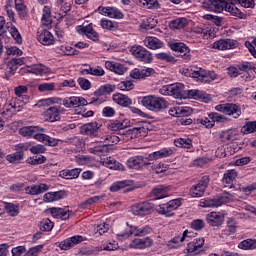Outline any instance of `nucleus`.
Returning a JSON list of instances; mask_svg holds the SVG:
<instances>
[{
    "mask_svg": "<svg viewBox=\"0 0 256 256\" xmlns=\"http://www.w3.org/2000/svg\"><path fill=\"white\" fill-rule=\"evenodd\" d=\"M186 99H205V94L199 90H185Z\"/></svg>",
    "mask_w": 256,
    "mask_h": 256,
    "instance_id": "obj_52",
    "label": "nucleus"
},
{
    "mask_svg": "<svg viewBox=\"0 0 256 256\" xmlns=\"http://www.w3.org/2000/svg\"><path fill=\"white\" fill-rule=\"evenodd\" d=\"M203 251L205 250L199 248V246H195L194 243H188L187 252L190 253V255H199V253H203Z\"/></svg>",
    "mask_w": 256,
    "mask_h": 256,
    "instance_id": "obj_61",
    "label": "nucleus"
},
{
    "mask_svg": "<svg viewBox=\"0 0 256 256\" xmlns=\"http://www.w3.org/2000/svg\"><path fill=\"white\" fill-rule=\"evenodd\" d=\"M129 185H131V181H129V180L115 182L110 187V191H112V193H115L117 191H121V189H125V187H129Z\"/></svg>",
    "mask_w": 256,
    "mask_h": 256,
    "instance_id": "obj_49",
    "label": "nucleus"
},
{
    "mask_svg": "<svg viewBox=\"0 0 256 256\" xmlns=\"http://www.w3.org/2000/svg\"><path fill=\"white\" fill-rule=\"evenodd\" d=\"M115 249H117V246H114L113 244H109V245H102L96 248V250H82L80 253L81 255H95L96 253H98V251H115Z\"/></svg>",
    "mask_w": 256,
    "mask_h": 256,
    "instance_id": "obj_40",
    "label": "nucleus"
},
{
    "mask_svg": "<svg viewBox=\"0 0 256 256\" xmlns=\"http://www.w3.org/2000/svg\"><path fill=\"white\" fill-rule=\"evenodd\" d=\"M52 217H54L55 219H62V221H67V219H69V217H71V215H73V212L70 211L67 208H50L49 209Z\"/></svg>",
    "mask_w": 256,
    "mask_h": 256,
    "instance_id": "obj_19",
    "label": "nucleus"
},
{
    "mask_svg": "<svg viewBox=\"0 0 256 256\" xmlns=\"http://www.w3.org/2000/svg\"><path fill=\"white\" fill-rule=\"evenodd\" d=\"M22 137H33L37 141V137H40L41 133H45V128L39 126H25L19 130Z\"/></svg>",
    "mask_w": 256,
    "mask_h": 256,
    "instance_id": "obj_11",
    "label": "nucleus"
},
{
    "mask_svg": "<svg viewBox=\"0 0 256 256\" xmlns=\"http://www.w3.org/2000/svg\"><path fill=\"white\" fill-rule=\"evenodd\" d=\"M109 145H101V146H96L93 148H90V152H92L94 155H107L109 153Z\"/></svg>",
    "mask_w": 256,
    "mask_h": 256,
    "instance_id": "obj_50",
    "label": "nucleus"
},
{
    "mask_svg": "<svg viewBox=\"0 0 256 256\" xmlns=\"http://www.w3.org/2000/svg\"><path fill=\"white\" fill-rule=\"evenodd\" d=\"M175 147H183L184 149H191L192 141L189 138H179L174 141Z\"/></svg>",
    "mask_w": 256,
    "mask_h": 256,
    "instance_id": "obj_53",
    "label": "nucleus"
},
{
    "mask_svg": "<svg viewBox=\"0 0 256 256\" xmlns=\"http://www.w3.org/2000/svg\"><path fill=\"white\" fill-rule=\"evenodd\" d=\"M159 93L161 95H169L170 97H174V99H187L185 85L181 83L162 86Z\"/></svg>",
    "mask_w": 256,
    "mask_h": 256,
    "instance_id": "obj_4",
    "label": "nucleus"
},
{
    "mask_svg": "<svg viewBox=\"0 0 256 256\" xmlns=\"http://www.w3.org/2000/svg\"><path fill=\"white\" fill-rule=\"evenodd\" d=\"M133 215H139L141 217L151 214L153 211V204L151 202H141L134 204L131 207Z\"/></svg>",
    "mask_w": 256,
    "mask_h": 256,
    "instance_id": "obj_9",
    "label": "nucleus"
},
{
    "mask_svg": "<svg viewBox=\"0 0 256 256\" xmlns=\"http://www.w3.org/2000/svg\"><path fill=\"white\" fill-rule=\"evenodd\" d=\"M103 166L108 167V169H114L116 171H123L125 169L124 166H122L121 163H119L117 160H115L111 157L106 158L103 161Z\"/></svg>",
    "mask_w": 256,
    "mask_h": 256,
    "instance_id": "obj_39",
    "label": "nucleus"
},
{
    "mask_svg": "<svg viewBox=\"0 0 256 256\" xmlns=\"http://www.w3.org/2000/svg\"><path fill=\"white\" fill-rule=\"evenodd\" d=\"M133 57L142 61L143 63H151L153 61V54L143 46L134 45L130 48Z\"/></svg>",
    "mask_w": 256,
    "mask_h": 256,
    "instance_id": "obj_6",
    "label": "nucleus"
},
{
    "mask_svg": "<svg viewBox=\"0 0 256 256\" xmlns=\"http://www.w3.org/2000/svg\"><path fill=\"white\" fill-rule=\"evenodd\" d=\"M187 235H189V231L185 230L182 234V236H176L173 239H171L168 242V247H170L171 249H175L177 247H180L181 244L183 243V241H185V238L187 237Z\"/></svg>",
    "mask_w": 256,
    "mask_h": 256,
    "instance_id": "obj_41",
    "label": "nucleus"
},
{
    "mask_svg": "<svg viewBox=\"0 0 256 256\" xmlns=\"http://www.w3.org/2000/svg\"><path fill=\"white\" fill-rule=\"evenodd\" d=\"M205 227V221L201 219H196L191 222V228L195 231H201Z\"/></svg>",
    "mask_w": 256,
    "mask_h": 256,
    "instance_id": "obj_64",
    "label": "nucleus"
},
{
    "mask_svg": "<svg viewBox=\"0 0 256 256\" xmlns=\"http://www.w3.org/2000/svg\"><path fill=\"white\" fill-rule=\"evenodd\" d=\"M179 207H181V200L174 199L170 200L167 204L158 206L156 210L158 213H160V215H166V217H170V215L173 214L169 213H171V211H175V209H179Z\"/></svg>",
    "mask_w": 256,
    "mask_h": 256,
    "instance_id": "obj_8",
    "label": "nucleus"
},
{
    "mask_svg": "<svg viewBox=\"0 0 256 256\" xmlns=\"http://www.w3.org/2000/svg\"><path fill=\"white\" fill-rule=\"evenodd\" d=\"M175 154V148H162L159 151L153 152L148 155L149 161H157V159H165Z\"/></svg>",
    "mask_w": 256,
    "mask_h": 256,
    "instance_id": "obj_18",
    "label": "nucleus"
},
{
    "mask_svg": "<svg viewBox=\"0 0 256 256\" xmlns=\"http://www.w3.org/2000/svg\"><path fill=\"white\" fill-rule=\"evenodd\" d=\"M15 8L20 19H25V17H27L28 10L23 0H15Z\"/></svg>",
    "mask_w": 256,
    "mask_h": 256,
    "instance_id": "obj_43",
    "label": "nucleus"
},
{
    "mask_svg": "<svg viewBox=\"0 0 256 256\" xmlns=\"http://www.w3.org/2000/svg\"><path fill=\"white\" fill-rule=\"evenodd\" d=\"M154 73L155 70L153 68H135L130 72V77H132V79H145V77H151Z\"/></svg>",
    "mask_w": 256,
    "mask_h": 256,
    "instance_id": "obj_22",
    "label": "nucleus"
},
{
    "mask_svg": "<svg viewBox=\"0 0 256 256\" xmlns=\"http://www.w3.org/2000/svg\"><path fill=\"white\" fill-rule=\"evenodd\" d=\"M202 9H206V11H213L214 13L227 11L231 15H234V17H239V19H243V17H245V14L241 12L235 4L227 3L225 0H205L202 3Z\"/></svg>",
    "mask_w": 256,
    "mask_h": 256,
    "instance_id": "obj_1",
    "label": "nucleus"
},
{
    "mask_svg": "<svg viewBox=\"0 0 256 256\" xmlns=\"http://www.w3.org/2000/svg\"><path fill=\"white\" fill-rule=\"evenodd\" d=\"M187 25L186 18H178L170 23L171 29H183Z\"/></svg>",
    "mask_w": 256,
    "mask_h": 256,
    "instance_id": "obj_56",
    "label": "nucleus"
},
{
    "mask_svg": "<svg viewBox=\"0 0 256 256\" xmlns=\"http://www.w3.org/2000/svg\"><path fill=\"white\" fill-rule=\"evenodd\" d=\"M141 5L147 9H159V2L157 0H140Z\"/></svg>",
    "mask_w": 256,
    "mask_h": 256,
    "instance_id": "obj_60",
    "label": "nucleus"
},
{
    "mask_svg": "<svg viewBox=\"0 0 256 256\" xmlns=\"http://www.w3.org/2000/svg\"><path fill=\"white\" fill-rule=\"evenodd\" d=\"M115 91V86L111 84H107L104 86H100L94 93V97H97L98 99H101L103 95H109V93H113Z\"/></svg>",
    "mask_w": 256,
    "mask_h": 256,
    "instance_id": "obj_38",
    "label": "nucleus"
},
{
    "mask_svg": "<svg viewBox=\"0 0 256 256\" xmlns=\"http://www.w3.org/2000/svg\"><path fill=\"white\" fill-rule=\"evenodd\" d=\"M62 105H64V107H67V108L80 107V105L82 106L87 105V100L85 98L72 96L62 100Z\"/></svg>",
    "mask_w": 256,
    "mask_h": 256,
    "instance_id": "obj_20",
    "label": "nucleus"
},
{
    "mask_svg": "<svg viewBox=\"0 0 256 256\" xmlns=\"http://www.w3.org/2000/svg\"><path fill=\"white\" fill-rule=\"evenodd\" d=\"M6 159L9 161V163H19V161H22L23 159V152H15L10 154L6 157Z\"/></svg>",
    "mask_w": 256,
    "mask_h": 256,
    "instance_id": "obj_58",
    "label": "nucleus"
},
{
    "mask_svg": "<svg viewBox=\"0 0 256 256\" xmlns=\"http://www.w3.org/2000/svg\"><path fill=\"white\" fill-rule=\"evenodd\" d=\"M4 207L10 217H17V215H19V206L13 203H5Z\"/></svg>",
    "mask_w": 256,
    "mask_h": 256,
    "instance_id": "obj_55",
    "label": "nucleus"
},
{
    "mask_svg": "<svg viewBox=\"0 0 256 256\" xmlns=\"http://www.w3.org/2000/svg\"><path fill=\"white\" fill-rule=\"evenodd\" d=\"M101 129V125L97 122L86 123L81 126L80 133L82 135H97V131Z\"/></svg>",
    "mask_w": 256,
    "mask_h": 256,
    "instance_id": "obj_21",
    "label": "nucleus"
},
{
    "mask_svg": "<svg viewBox=\"0 0 256 256\" xmlns=\"http://www.w3.org/2000/svg\"><path fill=\"white\" fill-rule=\"evenodd\" d=\"M144 45L148 49L156 50L163 47V42L159 38L148 36L144 39Z\"/></svg>",
    "mask_w": 256,
    "mask_h": 256,
    "instance_id": "obj_33",
    "label": "nucleus"
},
{
    "mask_svg": "<svg viewBox=\"0 0 256 256\" xmlns=\"http://www.w3.org/2000/svg\"><path fill=\"white\" fill-rule=\"evenodd\" d=\"M41 22L44 27H49L51 24V8L49 6H44Z\"/></svg>",
    "mask_w": 256,
    "mask_h": 256,
    "instance_id": "obj_47",
    "label": "nucleus"
},
{
    "mask_svg": "<svg viewBox=\"0 0 256 256\" xmlns=\"http://www.w3.org/2000/svg\"><path fill=\"white\" fill-rule=\"evenodd\" d=\"M105 67L106 69H108V71H112L116 75H125V73L127 72V67L118 62L106 61Z\"/></svg>",
    "mask_w": 256,
    "mask_h": 256,
    "instance_id": "obj_24",
    "label": "nucleus"
},
{
    "mask_svg": "<svg viewBox=\"0 0 256 256\" xmlns=\"http://www.w3.org/2000/svg\"><path fill=\"white\" fill-rule=\"evenodd\" d=\"M130 249H147L149 247H153V239L146 238H136L132 240L129 244Z\"/></svg>",
    "mask_w": 256,
    "mask_h": 256,
    "instance_id": "obj_14",
    "label": "nucleus"
},
{
    "mask_svg": "<svg viewBox=\"0 0 256 256\" xmlns=\"http://www.w3.org/2000/svg\"><path fill=\"white\" fill-rule=\"evenodd\" d=\"M151 233H153V229L149 226L139 228L137 226H129V223H127L125 230L117 234V239L123 241L125 239H129L131 235H134V237H145V235H149Z\"/></svg>",
    "mask_w": 256,
    "mask_h": 256,
    "instance_id": "obj_3",
    "label": "nucleus"
},
{
    "mask_svg": "<svg viewBox=\"0 0 256 256\" xmlns=\"http://www.w3.org/2000/svg\"><path fill=\"white\" fill-rule=\"evenodd\" d=\"M149 131V124L147 122H141L138 126L128 129V133H133V137H145Z\"/></svg>",
    "mask_w": 256,
    "mask_h": 256,
    "instance_id": "obj_28",
    "label": "nucleus"
},
{
    "mask_svg": "<svg viewBox=\"0 0 256 256\" xmlns=\"http://www.w3.org/2000/svg\"><path fill=\"white\" fill-rule=\"evenodd\" d=\"M209 176H203L199 182L195 185H193L190 189V195L191 197H203L205 195V191H207V188L209 187Z\"/></svg>",
    "mask_w": 256,
    "mask_h": 256,
    "instance_id": "obj_7",
    "label": "nucleus"
},
{
    "mask_svg": "<svg viewBox=\"0 0 256 256\" xmlns=\"http://www.w3.org/2000/svg\"><path fill=\"white\" fill-rule=\"evenodd\" d=\"M37 141H40V143H43L44 145H48V147H57L59 145V139L51 138L47 134H43V132H40V136H36Z\"/></svg>",
    "mask_w": 256,
    "mask_h": 256,
    "instance_id": "obj_31",
    "label": "nucleus"
},
{
    "mask_svg": "<svg viewBox=\"0 0 256 256\" xmlns=\"http://www.w3.org/2000/svg\"><path fill=\"white\" fill-rule=\"evenodd\" d=\"M141 104L149 111H154V113L165 111L168 107V103L165 99L153 95L144 96L141 100Z\"/></svg>",
    "mask_w": 256,
    "mask_h": 256,
    "instance_id": "obj_2",
    "label": "nucleus"
},
{
    "mask_svg": "<svg viewBox=\"0 0 256 256\" xmlns=\"http://www.w3.org/2000/svg\"><path fill=\"white\" fill-rule=\"evenodd\" d=\"M239 249H243L244 251H251L256 249V240L255 239H246L238 244Z\"/></svg>",
    "mask_w": 256,
    "mask_h": 256,
    "instance_id": "obj_46",
    "label": "nucleus"
},
{
    "mask_svg": "<svg viewBox=\"0 0 256 256\" xmlns=\"http://www.w3.org/2000/svg\"><path fill=\"white\" fill-rule=\"evenodd\" d=\"M235 47H237V41L233 39H220L213 43V49H218V51H227Z\"/></svg>",
    "mask_w": 256,
    "mask_h": 256,
    "instance_id": "obj_13",
    "label": "nucleus"
},
{
    "mask_svg": "<svg viewBox=\"0 0 256 256\" xmlns=\"http://www.w3.org/2000/svg\"><path fill=\"white\" fill-rule=\"evenodd\" d=\"M37 39L42 45H53V43H55V38L53 37V34L49 32V30L41 31L38 34Z\"/></svg>",
    "mask_w": 256,
    "mask_h": 256,
    "instance_id": "obj_29",
    "label": "nucleus"
},
{
    "mask_svg": "<svg viewBox=\"0 0 256 256\" xmlns=\"http://www.w3.org/2000/svg\"><path fill=\"white\" fill-rule=\"evenodd\" d=\"M45 161H47L45 156H36L27 159V163H29V165H42V163H45Z\"/></svg>",
    "mask_w": 256,
    "mask_h": 256,
    "instance_id": "obj_59",
    "label": "nucleus"
},
{
    "mask_svg": "<svg viewBox=\"0 0 256 256\" xmlns=\"http://www.w3.org/2000/svg\"><path fill=\"white\" fill-rule=\"evenodd\" d=\"M256 132V121L247 122L241 129V133L249 135Z\"/></svg>",
    "mask_w": 256,
    "mask_h": 256,
    "instance_id": "obj_54",
    "label": "nucleus"
},
{
    "mask_svg": "<svg viewBox=\"0 0 256 256\" xmlns=\"http://www.w3.org/2000/svg\"><path fill=\"white\" fill-rule=\"evenodd\" d=\"M237 175H239V173H237L235 169L227 170L223 175L222 183L224 185H230L229 188L233 189L232 183L237 179Z\"/></svg>",
    "mask_w": 256,
    "mask_h": 256,
    "instance_id": "obj_32",
    "label": "nucleus"
},
{
    "mask_svg": "<svg viewBox=\"0 0 256 256\" xmlns=\"http://www.w3.org/2000/svg\"><path fill=\"white\" fill-rule=\"evenodd\" d=\"M98 11L104 17H110V19H123V12L115 7H99Z\"/></svg>",
    "mask_w": 256,
    "mask_h": 256,
    "instance_id": "obj_15",
    "label": "nucleus"
},
{
    "mask_svg": "<svg viewBox=\"0 0 256 256\" xmlns=\"http://www.w3.org/2000/svg\"><path fill=\"white\" fill-rule=\"evenodd\" d=\"M206 221L210 227H221L225 222V215L221 212H210L206 215Z\"/></svg>",
    "mask_w": 256,
    "mask_h": 256,
    "instance_id": "obj_12",
    "label": "nucleus"
},
{
    "mask_svg": "<svg viewBox=\"0 0 256 256\" xmlns=\"http://www.w3.org/2000/svg\"><path fill=\"white\" fill-rule=\"evenodd\" d=\"M7 28L16 43H18V45H21L23 43V38H21V34L19 33L17 27L13 26V24L7 23Z\"/></svg>",
    "mask_w": 256,
    "mask_h": 256,
    "instance_id": "obj_45",
    "label": "nucleus"
},
{
    "mask_svg": "<svg viewBox=\"0 0 256 256\" xmlns=\"http://www.w3.org/2000/svg\"><path fill=\"white\" fill-rule=\"evenodd\" d=\"M23 107H25V102H21V100L18 98H13L12 100H10L9 104L6 105L5 110L7 112L10 111V113L13 114V113H19V111H21Z\"/></svg>",
    "mask_w": 256,
    "mask_h": 256,
    "instance_id": "obj_25",
    "label": "nucleus"
},
{
    "mask_svg": "<svg viewBox=\"0 0 256 256\" xmlns=\"http://www.w3.org/2000/svg\"><path fill=\"white\" fill-rule=\"evenodd\" d=\"M115 91V86L111 84H107L104 86H100L94 93V97H97L98 99H101L103 95H109V93H113Z\"/></svg>",
    "mask_w": 256,
    "mask_h": 256,
    "instance_id": "obj_37",
    "label": "nucleus"
},
{
    "mask_svg": "<svg viewBox=\"0 0 256 256\" xmlns=\"http://www.w3.org/2000/svg\"><path fill=\"white\" fill-rule=\"evenodd\" d=\"M131 125V121L124 120H114L108 124V129L110 131H123V129H127Z\"/></svg>",
    "mask_w": 256,
    "mask_h": 256,
    "instance_id": "obj_26",
    "label": "nucleus"
},
{
    "mask_svg": "<svg viewBox=\"0 0 256 256\" xmlns=\"http://www.w3.org/2000/svg\"><path fill=\"white\" fill-rule=\"evenodd\" d=\"M112 99L117 105H121V107H129V105H133L131 98L121 93L114 94Z\"/></svg>",
    "mask_w": 256,
    "mask_h": 256,
    "instance_id": "obj_35",
    "label": "nucleus"
},
{
    "mask_svg": "<svg viewBox=\"0 0 256 256\" xmlns=\"http://www.w3.org/2000/svg\"><path fill=\"white\" fill-rule=\"evenodd\" d=\"M30 73H33L34 75H48V73H51V69H49L47 66L43 64H34L29 69Z\"/></svg>",
    "mask_w": 256,
    "mask_h": 256,
    "instance_id": "obj_36",
    "label": "nucleus"
},
{
    "mask_svg": "<svg viewBox=\"0 0 256 256\" xmlns=\"http://www.w3.org/2000/svg\"><path fill=\"white\" fill-rule=\"evenodd\" d=\"M171 49L173 51H176L177 53H180L179 56L184 59V61H190L191 60V50L187 45L183 43H174L171 46Z\"/></svg>",
    "mask_w": 256,
    "mask_h": 256,
    "instance_id": "obj_17",
    "label": "nucleus"
},
{
    "mask_svg": "<svg viewBox=\"0 0 256 256\" xmlns=\"http://www.w3.org/2000/svg\"><path fill=\"white\" fill-rule=\"evenodd\" d=\"M25 191L28 195H41V193L49 191V185L43 183L38 185H32L26 187Z\"/></svg>",
    "mask_w": 256,
    "mask_h": 256,
    "instance_id": "obj_27",
    "label": "nucleus"
},
{
    "mask_svg": "<svg viewBox=\"0 0 256 256\" xmlns=\"http://www.w3.org/2000/svg\"><path fill=\"white\" fill-rule=\"evenodd\" d=\"M143 165H147L143 156H134L127 160V166L129 169H141Z\"/></svg>",
    "mask_w": 256,
    "mask_h": 256,
    "instance_id": "obj_30",
    "label": "nucleus"
},
{
    "mask_svg": "<svg viewBox=\"0 0 256 256\" xmlns=\"http://www.w3.org/2000/svg\"><path fill=\"white\" fill-rule=\"evenodd\" d=\"M169 193V188L164 185H158L150 192V199L153 201L157 199H164Z\"/></svg>",
    "mask_w": 256,
    "mask_h": 256,
    "instance_id": "obj_23",
    "label": "nucleus"
},
{
    "mask_svg": "<svg viewBox=\"0 0 256 256\" xmlns=\"http://www.w3.org/2000/svg\"><path fill=\"white\" fill-rule=\"evenodd\" d=\"M105 196H93L90 197L88 200L80 203L79 207L80 209H87V207H91V205H95V203H99L101 199H103Z\"/></svg>",
    "mask_w": 256,
    "mask_h": 256,
    "instance_id": "obj_48",
    "label": "nucleus"
},
{
    "mask_svg": "<svg viewBox=\"0 0 256 256\" xmlns=\"http://www.w3.org/2000/svg\"><path fill=\"white\" fill-rule=\"evenodd\" d=\"M156 59H159L160 61H166L167 63H175V57L165 52L156 54Z\"/></svg>",
    "mask_w": 256,
    "mask_h": 256,
    "instance_id": "obj_57",
    "label": "nucleus"
},
{
    "mask_svg": "<svg viewBox=\"0 0 256 256\" xmlns=\"http://www.w3.org/2000/svg\"><path fill=\"white\" fill-rule=\"evenodd\" d=\"M77 31L80 35H86V37L92 41H99V34L93 29V24L78 26Z\"/></svg>",
    "mask_w": 256,
    "mask_h": 256,
    "instance_id": "obj_16",
    "label": "nucleus"
},
{
    "mask_svg": "<svg viewBox=\"0 0 256 256\" xmlns=\"http://www.w3.org/2000/svg\"><path fill=\"white\" fill-rule=\"evenodd\" d=\"M45 117L48 121H59V108L57 106L50 107L45 112Z\"/></svg>",
    "mask_w": 256,
    "mask_h": 256,
    "instance_id": "obj_44",
    "label": "nucleus"
},
{
    "mask_svg": "<svg viewBox=\"0 0 256 256\" xmlns=\"http://www.w3.org/2000/svg\"><path fill=\"white\" fill-rule=\"evenodd\" d=\"M135 87L131 81H122L118 84V89L121 91H131Z\"/></svg>",
    "mask_w": 256,
    "mask_h": 256,
    "instance_id": "obj_63",
    "label": "nucleus"
},
{
    "mask_svg": "<svg viewBox=\"0 0 256 256\" xmlns=\"http://www.w3.org/2000/svg\"><path fill=\"white\" fill-rule=\"evenodd\" d=\"M233 198V195L225 193L213 199H209L203 202V207H221L224 203H229V200Z\"/></svg>",
    "mask_w": 256,
    "mask_h": 256,
    "instance_id": "obj_10",
    "label": "nucleus"
},
{
    "mask_svg": "<svg viewBox=\"0 0 256 256\" xmlns=\"http://www.w3.org/2000/svg\"><path fill=\"white\" fill-rule=\"evenodd\" d=\"M40 231H52L53 222L49 219H44L40 222Z\"/></svg>",
    "mask_w": 256,
    "mask_h": 256,
    "instance_id": "obj_62",
    "label": "nucleus"
},
{
    "mask_svg": "<svg viewBox=\"0 0 256 256\" xmlns=\"http://www.w3.org/2000/svg\"><path fill=\"white\" fill-rule=\"evenodd\" d=\"M220 137L224 143H231V141H235V137H236L235 130L223 131Z\"/></svg>",
    "mask_w": 256,
    "mask_h": 256,
    "instance_id": "obj_51",
    "label": "nucleus"
},
{
    "mask_svg": "<svg viewBox=\"0 0 256 256\" xmlns=\"http://www.w3.org/2000/svg\"><path fill=\"white\" fill-rule=\"evenodd\" d=\"M225 115L232 116L234 119H239V117H241V107L234 103H226Z\"/></svg>",
    "mask_w": 256,
    "mask_h": 256,
    "instance_id": "obj_34",
    "label": "nucleus"
},
{
    "mask_svg": "<svg viewBox=\"0 0 256 256\" xmlns=\"http://www.w3.org/2000/svg\"><path fill=\"white\" fill-rule=\"evenodd\" d=\"M81 174V169L75 168L72 170H62L60 171V177L62 179H77L79 175Z\"/></svg>",
    "mask_w": 256,
    "mask_h": 256,
    "instance_id": "obj_42",
    "label": "nucleus"
},
{
    "mask_svg": "<svg viewBox=\"0 0 256 256\" xmlns=\"http://www.w3.org/2000/svg\"><path fill=\"white\" fill-rule=\"evenodd\" d=\"M184 75H186V77L198 79L201 83H211V81H215L217 79V74H215V72H207V70L203 68L191 69L190 72L189 69H187Z\"/></svg>",
    "mask_w": 256,
    "mask_h": 256,
    "instance_id": "obj_5",
    "label": "nucleus"
}]
</instances>
